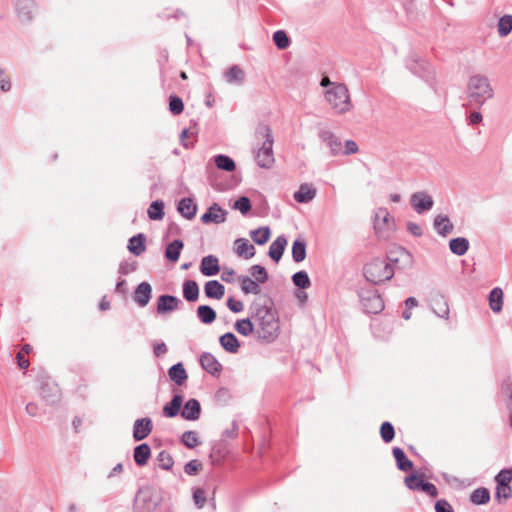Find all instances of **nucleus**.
Listing matches in <instances>:
<instances>
[{
  "label": "nucleus",
  "instance_id": "obj_59",
  "mask_svg": "<svg viewBox=\"0 0 512 512\" xmlns=\"http://www.w3.org/2000/svg\"><path fill=\"white\" fill-rule=\"evenodd\" d=\"M389 220V213L386 209L380 208L376 214H375V229L380 228V221H382L383 224H386Z\"/></svg>",
  "mask_w": 512,
  "mask_h": 512
},
{
  "label": "nucleus",
  "instance_id": "obj_1",
  "mask_svg": "<svg viewBox=\"0 0 512 512\" xmlns=\"http://www.w3.org/2000/svg\"><path fill=\"white\" fill-rule=\"evenodd\" d=\"M250 310L258 338L268 343L273 342L280 332L276 311L260 301H254Z\"/></svg>",
  "mask_w": 512,
  "mask_h": 512
},
{
  "label": "nucleus",
  "instance_id": "obj_18",
  "mask_svg": "<svg viewBox=\"0 0 512 512\" xmlns=\"http://www.w3.org/2000/svg\"><path fill=\"white\" fill-rule=\"evenodd\" d=\"M200 271L207 277L218 274L220 271L218 258L214 255L203 257L200 264Z\"/></svg>",
  "mask_w": 512,
  "mask_h": 512
},
{
  "label": "nucleus",
  "instance_id": "obj_20",
  "mask_svg": "<svg viewBox=\"0 0 512 512\" xmlns=\"http://www.w3.org/2000/svg\"><path fill=\"white\" fill-rule=\"evenodd\" d=\"M316 193V188L312 184L303 183L294 193V199L298 203H309L315 198Z\"/></svg>",
  "mask_w": 512,
  "mask_h": 512
},
{
  "label": "nucleus",
  "instance_id": "obj_11",
  "mask_svg": "<svg viewBox=\"0 0 512 512\" xmlns=\"http://www.w3.org/2000/svg\"><path fill=\"white\" fill-rule=\"evenodd\" d=\"M227 214L226 210L222 209L217 203H214L201 216V221L203 224H221L225 222Z\"/></svg>",
  "mask_w": 512,
  "mask_h": 512
},
{
  "label": "nucleus",
  "instance_id": "obj_31",
  "mask_svg": "<svg viewBox=\"0 0 512 512\" xmlns=\"http://www.w3.org/2000/svg\"><path fill=\"white\" fill-rule=\"evenodd\" d=\"M225 79L229 84L241 85L244 82L245 73L238 65H233L225 72Z\"/></svg>",
  "mask_w": 512,
  "mask_h": 512
},
{
  "label": "nucleus",
  "instance_id": "obj_53",
  "mask_svg": "<svg viewBox=\"0 0 512 512\" xmlns=\"http://www.w3.org/2000/svg\"><path fill=\"white\" fill-rule=\"evenodd\" d=\"M273 41L280 50H284L290 45L289 37L283 30H277L274 32Z\"/></svg>",
  "mask_w": 512,
  "mask_h": 512
},
{
  "label": "nucleus",
  "instance_id": "obj_57",
  "mask_svg": "<svg viewBox=\"0 0 512 512\" xmlns=\"http://www.w3.org/2000/svg\"><path fill=\"white\" fill-rule=\"evenodd\" d=\"M202 464L198 460H191L184 466V471L186 474L193 476L198 473V471L201 469Z\"/></svg>",
  "mask_w": 512,
  "mask_h": 512
},
{
  "label": "nucleus",
  "instance_id": "obj_25",
  "mask_svg": "<svg viewBox=\"0 0 512 512\" xmlns=\"http://www.w3.org/2000/svg\"><path fill=\"white\" fill-rule=\"evenodd\" d=\"M219 342L221 347L229 353H237L240 348V343L237 337L232 332H227L220 336Z\"/></svg>",
  "mask_w": 512,
  "mask_h": 512
},
{
  "label": "nucleus",
  "instance_id": "obj_23",
  "mask_svg": "<svg viewBox=\"0 0 512 512\" xmlns=\"http://www.w3.org/2000/svg\"><path fill=\"white\" fill-rule=\"evenodd\" d=\"M235 252L238 256L250 259L255 255V247L245 238H238L234 242Z\"/></svg>",
  "mask_w": 512,
  "mask_h": 512
},
{
  "label": "nucleus",
  "instance_id": "obj_4",
  "mask_svg": "<svg viewBox=\"0 0 512 512\" xmlns=\"http://www.w3.org/2000/svg\"><path fill=\"white\" fill-rule=\"evenodd\" d=\"M394 275V268L386 259L375 258L364 266V276L373 284H380L390 280Z\"/></svg>",
  "mask_w": 512,
  "mask_h": 512
},
{
  "label": "nucleus",
  "instance_id": "obj_40",
  "mask_svg": "<svg viewBox=\"0 0 512 512\" xmlns=\"http://www.w3.org/2000/svg\"><path fill=\"white\" fill-rule=\"evenodd\" d=\"M271 231L267 226L250 231L251 239L258 245H264L270 238Z\"/></svg>",
  "mask_w": 512,
  "mask_h": 512
},
{
  "label": "nucleus",
  "instance_id": "obj_51",
  "mask_svg": "<svg viewBox=\"0 0 512 512\" xmlns=\"http://www.w3.org/2000/svg\"><path fill=\"white\" fill-rule=\"evenodd\" d=\"M380 435L385 443L391 442L395 437L393 425L388 421L383 422L380 427Z\"/></svg>",
  "mask_w": 512,
  "mask_h": 512
},
{
  "label": "nucleus",
  "instance_id": "obj_34",
  "mask_svg": "<svg viewBox=\"0 0 512 512\" xmlns=\"http://www.w3.org/2000/svg\"><path fill=\"white\" fill-rule=\"evenodd\" d=\"M393 456L396 460L397 468L401 471H409L413 468V463L411 460H409L404 451L399 448L395 447L393 448Z\"/></svg>",
  "mask_w": 512,
  "mask_h": 512
},
{
  "label": "nucleus",
  "instance_id": "obj_19",
  "mask_svg": "<svg viewBox=\"0 0 512 512\" xmlns=\"http://www.w3.org/2000/svg\"><path fill=\"white\" fill-rule=\"evenodd\" d=\"M253 139V146H257L261 142L266 143L269 140L274 142V137L270 125L265 122H260L255 128Z\"/></svg>",
  "mask_w": 512,
  "mask_h": 512
},
{
  "label": "nucleus",
  "instance_id": "obj_14",
  "mask_svg": "<svg viewBox=\"0 0 512 512\" xmlns=\"http://www.w3.org/2000/svg\"><path fill=\"white\" fill-rule=\"evenodd\" d=\"M319 137L330 149V152L333 156L341 153L342 143L333 132L329 130H321Z\"/></svg>",
  "mask_w": 512,
  "mask_h": 512
},
{
  "label": "nucleus",
  "instance_id": "obj_42",
  "mask_svg": "<svg viewBox=\"0 0 512 512\" xmlns=\"http://www.w3.org/2000/svg\"><path fill=\"white\" fill-rule=\"evenodd\" d=\"M147 214L151 220H162L164 218V202L162 200L153 201L148 210Z\"/></svg>",
  "mask_w": 512,
  "mask_h": 512
},
{
  "label": "nucleus",
  "instance_id": "obj_6",
  "mask_svg": "<svg viewBox=\"0 0 512 512\" xmlns=\"http://www.w3.org/2000/svg\"><path fill=\"white\" fill-rule=\"evenodd\" d=\"M432 312L440 318H448V298L445 292L433 290L429 295Z\"/></svg>",
  "mask_w": 512,
  "mask_h": 512
},
{
  "label": "nucleus",
  "instance_id": "obj_39",
  "mask_svg": "<svg viewBox=\"0 0 512 512\" xmlns=\"http://www.w3.org/2000/svg\"><path fill=\"white\" fill-rule=\"evenodd\" d=\"M291 252L296 263L302 262L306 258V242L302 239H296L292 244Z\"/></svg>",
  "mask_w": 512,
  "mask_h": 512
},
{
  "label": "nucleus",
  "instance_id": "obj_38",
  "mask_svg": "<svg viewBox=\"0 0 512 512\" xmlns=\"http://www.w3.org/2000/svg\"><path fill=\"white\" fill-rule=\"evenodd\" d=\"M489 306L493 312H500L503 306V291L501 288H494L489 294Z\"/></svg>",
  "mask_w": 512,
  "mask_h": 512
},
{
  "label": "nucleus",
  "instance_id": "obj_55",
  "mask_svg": "<svg viewBox=\"0 0 512 512\" xmlns=\"http://www.w3.org/2000/svg\"><path fill=\"white\" fill-rule=\"evenodd\" d=\"M233 208L245 215L251 210V202L248 197L242 196L234 202Z\"/></svg>",
  "mask_w": 512,
  "mask_h": 512
},
{
  "label": "nucleus",
  "instance_id": "obj_10",
  "mask_svg": "<svg viewBox=\"0 0 512 512\" xmlns=\"http://www.w3.org/2000/svg\"><path fill=\"white\" fill-rule=\"evenodd\" d=\"M387 263L400 265L401 268H407L412 265V255L403 247H397L391 250L386 259Z\"/></svg>",
  "mask_w": 512,
  "mask_h": 512
},
{
  "label": "nucleus",
  "instance_id": "obj_35",
  "mask_svg": "<svg viewBox=\"0 0 512 512\" xmlns=\"http://www.w3.org/2000/svg\"><path fill=\"white\" fill-rule=\"evenodd\" d=\"M183 246V241L175 239L167 245L165 249V257L172 262H176L180 257Z\"/></svg>",
  "mask_w": 512,
  "mask_h": 512
},
{
  "label": "nucleus",
  "instance_id": "obj_16",
  "mask_svg": "<svg viewBox=\"0 0 512 512\" xmlns=\"http://www.w3.org/2000/svg\"><path fill=\"white\" fill-rule=\"evenodd\" d=\"M201 415V405L197 399H189L181 411V416L188 421H196Z\"/></svg>",
  "mask_w": 512,
  "mask_h": 512
},
{
  "label": "nucleus",
  "instance_id": "obj_62",
  "mask_svg": "<svg viewBox=\"0 0 512 512\" xmlns=\"http://www.w3.org/2000/svg\"><path fill=\"white\" fill-rule=\"evenodd\" d=\"M407 230L409 233H411L415 237H420L423 235V229L422 227L415 223V222H408L407 223Z\"/></svg>",
  "mask_w": 512,
  "mask_h": 512
},
{
  "label": "nucleus",
  "instance_id": "obj_37",
  "mask_svg": "<svg viewBox=\"0 0 512 512\" xmlns=\"http://www.w3.org/2000/svg\"><path fill=\"white\" fill-rule=\"evenodd\" d=\"M145 237L138 234L129 239L128 250L135 256H140L145 251Z\"/></svg>",
  "mask_w": 512,
  "mask_h": 512
},
{
  "label": "nucleus",
  "instance_id": "obj_36",
  "mask_svg": "<svg viewBox=\"0 0 512 512\" xmlns=\"http://www.w3.org/2000/svg\"><path fill=\"white\" fill-rule=\"evenodd\" d=\"M183 296L189 302H194L199 298V287L196 281L186 280L183 283Z\"/></svg>",
  "mask_w": 512,
  "mask_h": 512
},
{
  "label": "nucleus",
  "instance_id": "obj_3",
  "mask_svg": "<svg viewBox=\"0 0 512 512\" xmlns=\"http://www.w3.org/2000/svg\"><path fill=\"white\" fill-rule=\"evenodd\" d=\"M324 94L326 101L337 114H345L353 107L349 90L343 83L333 85L329 90H325Z\"/></svg>",
  "mask_w": 512,
  "mask_h": 512
},
{
  "label": "nucleus",
  "instance_id": "obj_13",
  "mask_svg": "<svg viewBox=\"0 0 512 512\" xmlns=\"http://www.w3.org/2000/svg\"><path fill=\"white\" fill-rule=\"evenodd\" d=\"M200 364L205 371H207L213 376L219 375L222 370L221 363L213 354L208 352H204L200 356Z\"/></svg>",
  "mask_w": 512,
  "mask_h": 512
},
{
  "label": "nucleus",
  "instance_id": "obj_58",
  "mask_svg": "<svg viewBox=\"0 0 512 512\" xmlns=\"http://www.w3.org/2000/svg\"><path fill=\"white\" fill-rule=\"evenodd\" d=\"M512 495V489L510 485H497L496 486V498L507 500Z\"/></svg>",
  "mask_w": 512,
  "mask_h": 512
},
{
  "label": "nucleus",
  "instance_id": "obj_27",
  "mask_svg": "<svg viewBox=\"0 0 512 512\" xmlns=\"http://www.w3.org/2000/svg\"><path fill=\"white\" fill-rule=\"evenodd\" d=\"M169 378L177 385L181 386L188 378V374L182 363L172 365L168 370Z\"/></svg>",
  "mask_w": 512,
  "mask_h": 512
},
{
  "label": "nucleus",
  "instance_id": "obj_29",
  "mask_svg": "<svg viewBox=\"0 0 512 512\" xmlns=\"http://www.w3.org/2000/svg\"><path fill=\"white\" fill-rule=\"evenodd\" d=\"M238 282L240 284L241 291L244 294L257 295L261 292L260 284L248 276H239Z\"/></svg>",
  "mask_w": 512,
  "mask_h": 512
},
{
  "label": "nucleus",
  "instance_id": "obj_22",
  "mask_svg": "<svg viewBox=\"0 0 512 512\" xmlns=\"http://www.w3.org/2000/svg\"><path fill=\"white\" fill-rule=\"evenodd\" d=\"M178 212L188 220L195 217L197 212V205L194 203L192 198H182L177 206Z\"/></svg>",
  "mask_w": 512,
  "mask_h": 512
},
{
  "label": "nucleus",
  "instance_id": "obj_49",
  "mask_svg": "<svg viewBox=\"0 0 512 512\" xmlns=\"http://www.w3.org/2000/svg\"><path fill=\"white\" fill-rule=\"evenodd\" d=\"M293 284L301 289H307L311 286L310 278L306 271H298L292 276Z\"/></svg>",
  "mask_w": 512,
  "mask_h": 512
},
{
  "label": "nucleus",
  "instance_id": "obj_17",
  "mask_svg": "<svg viewBox=\"0 0 512 512\" xmlns=\"http://www.w3.org/2000/svg\"><path fill=\"white\" fill-rule=\"evenodd\" d=\"M181 301L172 295H161L157 300V312L164 314L176 310Z\"/></svg>",
  "mask_w": 512,
  "mask_h": 512
},
{
  "label": "nucleus",
  "instance_id": "obj_50",
  "mask_svg": "<svg viewBox=\"0 0 512 512\" xmlns=\"http://www.w3.org/2000/svg\"><path fill=\"white\" fill-rule=\"evenodd\" d=\"M250 274L256 282L263 284L268 280V273L265 267L261 265H253L249 269Z\"/></svg>",
  "mask_w": 512,
  "mask_h": 512
},
{
  "label": "nucleus",
  "instance_id": "obj_46",
  "mask_svg": "<svg viewBox=\"0 0 512 512\" xmlns=\"http://www.w3.org/2000/svg\"><path fill=\"white\" fill-rule=\"evenodd\" d=\"M512 31V15L506 14L500 17L497 24V32L500 37H506Z\"/></svg>",
  "mask_w": 512,
  "mask_h": 512
},
{
  "label": "nucleus",
  "instance_id": "obj_26",
  "mask_svg": "<svg viewBox=\"0 0 512 512\" xmlns=\"http://www.w3.org/2000/svg\"><path fill=\"white\" fill-rule=\"evenodd\" d=\"M151 457V448L147 443H142L134 448L133 458L138 466H145Z\"/></svg>",
  "mask_w": 512,
  "mask_h": 512
},
{
  "label": "nucleus",
  "instance_id": "obj_7",
  "mask_svg": "<svg viewBox=\"0 0 512 512\" xmlns=\"http://www.w3.org/2000/svg\"><path fill=\"white\" fill-rule=\"evenodd\" d=\"M405 484L409 489L423 491L430 497H436L438 495L436 486L430 482L425 481L420 475L411 474L406 476Z\"/></svg>",
  "mask_w": 512,
  "mask_h": 512
},
{
  "label": "nucleus",
  "instance_id": "obj_5",
  "mask_svg": "<svg viewBox=\"0 0 512 512\" xmlns=\"http://www.w3.org/2000/svg\"><path fill=\"white\" fill-rule=\"evenodd\" d=\"M273 144L271 140L253 146L254 159L260 168L270 169L275 163Z\"/></svg>",
  "mask_w": 512,
  "mask_h": 512
},
{
  "label": "nucleus",
  "instance_id": "obj_12",
  "mask_svg": "<svg viewBox=\"0 0 512 512\" xmlns=\"http://www.w3.org/2000/svg\"><path fill=\"white\" fill-rule=\"evenodd\" d=\"M153 423L149 417L135 420L133 425V438L135 441H141L148 437L152 432Z\"/></svg>",
  "mask_w": 512,
  "mask_h": 512
},
{
  "label": "nucleus",
  "instance_id": "obj_43",
  "mask_svg": "<svg viewBox=\"0 0 512 512\" xmlns=\"http://www.w3.org/2000/svg\"><path fill=\"white\" fill-rule=\"evenodd\" d=\"M153 503L150 498L137 495L133 503V512H152Z\"/></svg>",
  "mask_w": 512,
  "mask_h": 512
},
{
  "label": "nucleus",
  "instance_id": "obj_32",
  "mask_svg": "<svg viewBox=\"0 0 512 512\" xmlns=\"http://www.w3.org/2000/svg\"><path fill=\"white\" fill-rule=\"evenodd\" d=\"M470 247L469 240L465 237L450 239V252L458 256L464 255Z\"/></svg>",
  "mask_w": 512,
  "mask_h": 512
},
{
  "label": "nucleus",
  "instance_id": "obj_56",
  "mask_svg": "<svg viewBox=\"0 0 512 512\" xmlns=\"http://www.w3.org/2000/svg\"><path fill=\"white\" fill-rule=\"evenodd\" d=\"M497 485H509L512 481V469H503L495 477Z\"/></svg>",
  "mask_w": 512,
  "mask_h": 512
},
{
  "label": "nucleus",
  "instance_id": "obj_33",
  "mask_svg": "<svg viewBox=\"0 0 512 512\" xmlns=\"http://www.w3.org/2000/svg\"><path fill=\"white\" fill-rule=\"evenodd\" d=\"M196 314L200 322L206 325L213 323L217 317L215 310L209 305H200Z\"/></svg>",
  "mask_w": 512,
  "mask_h": 512
},
{
  "label": "nucleus",
  "instance_id": "obj_8",
  "mask_svg": "<svg viewBox=\"0 0 512 512\" xmlns=\"http://www.w3.org/2000/svg\"><path fill=\"white\" fill-rule=\"evenodd\" d=\"M410 205L417 214H424L433 208L434 200L426 191H418L410 196Z\"/></svg>",
  "mask_w": 512,
  "mask_h": 512
},
{
  "label": "nucleus",
  "instance_id": "obj_9",
  "mask_svg": "<svg viewBox=\"0 0 512 512\" xmlns=\"http://www.w3.org/2000/svg\"><path fill=\"white\" fill-rule=\"evenodd\" d=\"M17 17L22 23L31 22L37 14V6L33 0H17L15 3Z\"/></svg>",
  "mask_w": 512,
  "mask_h": 512
},
{
  "label": "nucleus",
  "instance_id": "obj_30",
  "mask_svg": "<svg viewBox=\"0 0 512 512\" xmlns=\"http://www.w3.org/2000/svg\"><path fill=\"white\" fill-rule=\"evenodd\" d=\"M363 304L365 310L371 314H377L384 309V302L379 295H372L371 297L364 299Z\"/></svg>",
  "mask_w": 512,
  "mask_h": 512
},
{
  "label": "nucleus",
  "instance_id": "obj_24",
  "mask_svg": "<svg viewBox=\"0 0 512 512\" xmlns=\"http://www.w3.org/2000/svg\"><path fill=\"white\" fill-rule=\"evenodd\" d=\"M206 297L220 300L225 294V287L217 280H210L204 286Z\"/></svg>",
  "mask_w": 512,
  "mask_h": 512
},
{
  "label": "nucleus",
  "instance_id": "obj_60",
  "mask_svg": "<svg viewBox=\"0 0 512 512\" xmlns=\"http://www.w3.org/2000/svg\"><path fill=\"white\" fill-rule=\"evenodd\" d=\"M193 500H194L195 505L198 508H202L205 505V502H206V495H205L204 490H202V489L194 490V492H193Z\"/></svg>",
  "mask_w": 512,
  "mask_h": 512
},
{
  "label": "nucleus",
  "instance_id": "obj_54",
  "mask_svg": "<svg viewBox=\"0 0 512 512\" xmlns=\"http://www.w3.org/2000/svg\"><path fill=\"white\" fill-rule=\"evenodd\" d=\"M184 109L183 101L180 97L172 95L169 98V110L172 114L178 115Z\"/></svg>",
  "mask_w": 512,
  "mask_h": 512
},
{
  "label": "nucleus",
  "instance_id": "obj_52",
  "mask_svg": "<svg viewBox=\"0 0 512 512\" xmlns=\"http://www.w3.org/2000/svg\"><path fill=\"white\" fill-rule=\"evenodd\" d=\"M181 441L187 448L190 449L196 447L200 443L197 432L191 430L185 431L182 434Z\"/></svg>",
  "mask_w": 512,
  "mask_h": 512
},
{
  "label": "nucleus",
  "instance_id": "obj_28",
  "mask_svg": "<svg viewBox=\"0 0 512 512\" xmlns=\"http://www.w3.org/2000/svg\"><path fill=\"white\" fill-rule=\"evenodd\" d=\"M183 397L181 394H175L171 401L163 407V414L166 417L173 418L177 416L182 407Z\"/></svg>",
  "mask_w": 512,
  "mask_h": 512
},
{
  "label": "nucleus",
  "instance_id": "obj_21",
  "mask_svg": "<svg viewBox=\"0 0 512 512\" xmlns=\"http://www.w3.org/2000/svg\"><path fill=\"white\" fill-rule=\"evenodd\" d=\"M287 245V239L284 235L278 236L270 245L268 255L275 261L279 262L283 256L285 247Z\"/></svg>",
  "mask_w": 512,
  "mask_h": 512
},
{
  "label": "nucleus",
  "instance_id": "obj_44",
  "mask_svg": "<svg viewBox=\"0 0 512 512\" xmlns=\"http://www.w3.org/2000/svg\"><path fill=\"white\" fill-rule=\"evenodd\" d=\"M490 500V492L487 488L480 487L475 489L470 495V501L476 505H483Z\"/></svg>",
  "mask_w": 512,
  "mask_h": 512
},
{
  "label": "nucleus",
  "instance_id": "obj_63",
  "mask_svg": "<svg viewBox=\"0 0 512 512\" xmlns=\"http://www.w3.org/2000/svg\"><path fill=\"white\" fill-rule=\"evenodd\" d=\"M483 120V116L478 111H472L467 117L468 125H476L481 123Z\"/></svg>",
  "mask_w": 512,
  "mask_h": 512
},
{
  "label": "nucleus",
  "instance_id": "obj_45",
  "mask_svg": "<svg viewBox=\"0 0 512 512\" xmlns=\"http://www.w3.org/2000/svg\"><path fill=\"white\" fill-rule=\"evenodd\" d=\"M214 161H215V164L218 169H221V170H224L227 172H232L236 168V164H235L234 160L227 155L219 154L214 157Z\"/></svg>",
  "mask_w": 512,
  "mask_h": 512
},
{
  "label": "nucleus",
  "instance_id": "obj_61",
  "mask_svg": "<svg viewBox=\"0 0 512 512\" xmlns=\"http://www.w3.org/2000/svg\"><path fill=\"white\" fill-rule=\"evenodd\" d=\"M227 307L234 313H239L243 311L244 304L240 300H235L233 297L228 298Z\"/></svg>",
  "mask_w": 512,
  "mask_h": 512
},
{
  "label": "nucleus",
  "instance_id": "obj_64",
  "mask_svg": "<svg viewBox=\"0 0 512 512\" xmlns=\"http://www.w3.org/2000/svg\"><path fill=\"white\" fill-rule=\"evenodd\" d=\"M167 351H168V349H167V346H166V344L164 342H160V343L156 342V343H154V345H153V352H154L156 357H160V356L166 354Z\"/></svg>",
  "mask_w": 512,
  "mask_h": 512
},
{
  "label": "nucleus",
  "instance_id": "obj_15",
  "mask_svg": "<svg viewBox=\"0 0 512 512\" xmlns=\"http://www.w3.org/2000/svg\"><path fill=\"white\" fill-rule=\"evenodd\" d=\"M152 298V287L148 282H141L135 289L134 301L140 306L145 307Z\"/></svg>",
  "mask_w": 512,
  "mask_h": 512
},
{
  "label": "nucleus",
  "instance_id": "obj_2",
  "mask_svg": "<svg viewBox=\"0 0 512 512\" xmlns=\"http://www.w3.org/2000/svg\"><path fill=\"white\" fill-rule=\"evenodd\" d=\"M467 95L471 103L481 107L494 95V90L488 77L482 74L472 75L467 83Z\"/></svg>",
  "mask_w": 512,
  "mask_h": 512
},
{
  "label": "nucleus",
  "instance_id": "obj_41",
  "mask_svg": "<svg viewBox=\"0 0 512 512\" xmlns=\"http://www.w3.org/2000/svg\"><path fill=\"white\" fill-rule=\"evenodd\" d=\"M252 320V318L237 320L234 325L235 330L243 336H249L255 331L254 321Z\"/></svg>",
  "mask_w": 512,
  "mask_h": 512
},
{
  "label": "nucleus",
  "instance_id": "obj_47",
  "mask_svg": "<svg viewBox=\"0 0 512 512\" xmlns=\"http://www.w3.org/2000/svg\"><path fill=\"white\" fill-rule=\"evenodd\" d=\"M433 229L442 237H446L448 234V216L437 215L433 221Z\"/></svg>",
  "mask_w": 512,
  "mask_h": 512
},
{
  "label": "nucleus",
  "instance_id": "obj_48",
  "mask_svg": "<svg viewBox=\"0 0 512 512\" xmlns=\"http://www.w3.org/2000/svg\"><path fill=\"white\" fill-rule=\"evenodd\" d=\"M156 461L158 463L159 468L169 471L172 469L174 465L173 457L168 453L167 451L163 450L161 451L157 457Z\"/></svg>",
  "mask_w": 512,
  "mask_h": 512
}]
</instances>
